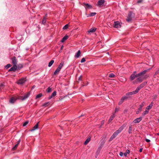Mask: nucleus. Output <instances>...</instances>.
<instances>
[{
    "label": "nucleus",
    "instance_id": "obj_38",
    "mask_svg": "<svg viewBox=\"0 0 159 159\" xmlns=\"http://www.w3.org/2000/svg\"><path fill=\"white\" fill-rule=\"evenodd\" d=\"M11 66V65L10 64H7L5 66V68L6 69H7L8 68H9Z\"/></svg>",
    "mask_w": 159,
    "mask_h": 159
},
{
    "label": "nucleus",
    "instance_id": "obj_40",
    "mask_svg": "<svg viewBox=\"0 0 159 159\" xmlns=\"http://www.w3.org/2000/svg\"><path fill=\"white\" fill-rule=\"evenodd\" d=\"M109 76L111 78H113L115 76V75L113 73H111L110 74Z\"/></svg>",
    "mask_w": 159,
    "mask_h": 159
},
{
    "label": "nucleus",
    "instance_id": "obj_30",
    "mask_svg": "<svg viewBox=\"0 0 159 159\" xmlns=\"http://www.w3.org/2000/svg\"><path fill=\"white\" fill-rule=\"evenodd\" d=\"M64 63L63 62H61V63L59 65L58 68L60 69H61L62 68V66H63Z\"/></svg>",
    "mask_w": 159,
    "mask_h": 159
},
{
    "label": "nucleus",
    "instance_id": "obj_18",
    "mask_svg": "<svg viewBox=\"0 0 159 159\" xmlns=\"http://www.w3.org/2000/svg\"><path fill=\"white\" fill-rule=\"evenodd\" d=\"M147 84V82H144L141 84L139 86V88L141 89L144 87Z\"/></svg>",
    "mask_w": 159,
    "mask_h": 159
},
{
    "label": "nucleus",
    "instance_id": "obj_31",
    "mask_svg": "<svg viewBox=\"0 0 159 159\" xmlns=\"http://www.w3.org/2000/svg\"><path fill=\"white\" fill-rule=\"evenodd\" d=\"M42 96V94L41 93H39L36 97V99L39 98Z\"/></svg>",
    "mask_w": 159,
    "mask_h": 159
},
{
    "label": "nucleus",
    "instance_id": "obj_51",
    "mask_svg": "<svg viewBox=\"0 0 159 159\" xmlns=\"http://www.w3.org/2000/svg\"><path fill=\"white\" fill-rule=\"evenodd\" d=\"M143 149L142 148H141L140 149L139 151L140 152H141L142 151Z\"/></svg>",
    "mask_w": 159,
    "mask_h": 159
},
{
    "label": "nucleus",
    "instance_id": "obj_37",
    "mask_svg": "<svg viewBox=\"0 0 159 159\" xmlns=\"http://www.w3.org/2000/svg\"><path fill=\"white\" fill-rule=\"evenodd\" d=\"M18 145L17 144H16L12 148V149L13 150H16V148H17L18 146Z\"/></svg>",
    "mask_w": 159,
    "mask_h": 159
},
{
    "label": "nucleus",
    "instance_id": "obj_6",
    "mask_svg": "<svg viewBox=\"0 0 159 159\" xmlns=\"http://www.w3.org/2000/svg\"><path fill=\"white\" fill-rule=\"evenodd\" d=\"M113 27L115 28H119L120 27L121 25L118 21H116L114 22V24L113 25Z\"/></svg>",
    "mask_w": 159,
    "mask_h": 159
},
{
    "label": "nucleus",
    "instance_id": "obj_32",
    "mask_svg": "<svg viewBox=\"0 0 159 159\" xmlns=\"http://www.w3.org/2000/svg\"><path fill=\"white\" fill-rule=\"evenodd\" d=\"M46 22V19L45 17H44L42 21V24H44Z\"/></svg>",
    "mask_w": 159,
    "mask_h": 159
},
{
    "label": "nucleus",
    "instance_id": "obj_50",
    "mask_svg": "<svg viewBox=\"0 0 159 159\" xmlns=\"http://www.w3.org/2000/svg\"><path fill=\"white\" fill-rule=\"evenodd\" d=\"M123 154L125 157H126L127 156V153L126 152H125Z\"/></svg>",
    "mask_w": 159,
    "mask_h": 159
},
{
    "label": "nucleus",
    "instance_id": "obj_11",
    "mask_svg": "<svg viewBox=\"0 0 159 159\" xmlns=\"http://www.w3.org/2000/svg\"><path fill=\"white\" fill-rule=\"evenodd\" d=\"M17 68V66L16 65H14L12 67H11L10 69H9L8 71H15V70Z\"/></svg>",
    "mask_w": 159,
    "mask_h": 159
},
{
    "label": "nucleus",
    "instance_id": "obj_13",
    "mask_svg": "<svg viewBox=\"0 0 159 159\" xmlns=\"http://www.w3.org/2000/svg\"><path fill=\"white\" fill-rule=\"evenodd\" d=\"M136 78H137V74L136 75L132 74L130 76V79L132 80H134Z\"/></svg>",
    "mask_w": 159,
    "mask_h": 159
},
{
    "label": "nucleus",
    "instance_id": "obj_17",
    "mask_svg": "<svg viewBox=\"0 0 159 159\" xmlns=\"http://www.w3.org/2000/svg\"><path fill=\"white\" fill-rule=\"evenodd\" d=\"M16 100V99L15 98L12 97L9 100V102L11 103H14Z\"/></svg>",
    "mask_w": 159,
    "mask_h": 159
},
{
    "label": "nucleus",
    "instance_id": "obj_28",
    "mask_svg": "<svg viewBox=\"0 0 159 159\" xmlns=\"http://www.w3.org/2000/svg\"><path fill=\"white\" fill-rule=\"evenodd\" d=\"M149 111L148 110H147L146 109L145 110V111L143 112V113H142V116H144L146 114H148L149 113Z\"/></svg>",
    "mask_w": 159,
    "mask_h": 159
},
{
    "label": "nucleus",
    "instance_id": "obj_3",
    "mask_svg": "<svg viewBox=\"0 0 159 159\" xmlns=\"http://www.w3.org/2000/svg\"><path fill=\"white\" fill-rule=\"evenodd\" d=\"M134 14L132 12H130L128 14L126 20L128 22H130L132 20H134Z\"/></svg>",
    "mask_w": 159,
    "mask_h": 159
},
{
    "label": "nucleus",
    "instance_id": "obj_4",
    "mask_svg": "<svg viewBox=\"0 0 159 159\" xmlns=\"http://www.w3.org/2000/svg\"><path fill=\"white\" fill-rule=\"evenodd\" d=\"M145 104L144 102H143L141 104L139 105V107L137 110V111H136V113L137 114H138L140 112V111L142 110V107L144 106V104Z\"/></svg>",
    "mask_w": 159,
    "mask_h": 159
},
{
    "label": "nucleus",
    "instance_id": "obj_27",
    "mask_svg": "<svg viewBox=\"0 0 159 159\" xmlns=\"http://www.w3.org/2000/svg\"><path fill=\"white\" fill-rule=\"evenodd\" d=\"M54 62V61L53 60H52L50 61V62L49 63L48 65V66L50 67L52 66V64Z\"/></svg>",
    "mask_w": 159,
    "mask_h": 159
},
{
    "label": "nucleus",
    "instance_id": "obj_9",
    "mask_svg": "<svg viewBox=\"0 0 159 159\" xmlns=\"http://www.w3.org/2000/svg\"><path fill=\"white\" fill-rule=\"evenodd\" d=\"M105 2L104 0H99L98 2V6L101 7L103 5Z\"/></svg>",
    "mask_w": 159,
    "mask_h": 159
},
{
    "label": "nucleus",
    "instance_id": "obj_26",
    "mask_svg": "<svg viewBox=\"0 0 159 159\" xmlns=\"http://www.w3.org/2000/svg\"><path fill=\"white\" fill-rule=\"evenodd\" d=\"M135 94L133 91L127 93H126V96H128Z\"/></svg>",
    "mask_w": 159,
    "mask_h": 159
},
{
    "label": "nucleus",
    "instance_id": "obj_12",
    "mask_svg": "<svg viewBox=\"0 0 159 159\" xmlns=\"http://www.w3.org/2000/svg\"><path fill=\"white\" fill-rule=\"evenodd\" d=\"M83 5L85 7L86 9H91L92 8V6L88 3H84Z\"/></svg>",
    "mask_w": 159,
    "mask_h": 159
},
{
    "label": "nucleus",
    "instance_id": "obj_33",
    "mask_svg": "<svg viewBox=\"0 0 159 159\" xmlns=\"http://www.w3.org/2000/svg\"><path fill=\"white\" fill-rule=\"evenodd\" d=\"M49 102L45 103L43 104V106L44 107H46L47 106H48L49 105Z\"/></svg>",
    "mask_w": 159,
    "mask_h": 159
},
{
    "label": "nucleus",
    "instance_id": "obj_21",
    "mask_svg": "<svg viewBox=\"0 0 159 159\" xmlns=\"http://www.w3.org/2000/svg\"><path fill=\"white\" fill-rule=\"evenodd\" d=\"M81 53V52L80 50H79L77 53L75 54V57H76L77 58H78L80 57V54Z\"/></svg>",
    "mask_w": 159,
    "mask_h": 159
},
{
    "label": "nucleus",
    "instance_id": "obj_34",
    "mask_svg": "<svg viewBox=\"0 0 159 159\" xmlns=\"http://www.w3.org/2000/svg\"><path fill=\"white\" fill-rule=\"evenodd\" d=\"M96 14L95 12H91L89 15L90 16H95Z\"/></svg>",
    "mask_w": 159,
    "mask_h": 159
},
{
    "label": "nucleus",
    "instance_id": "obj_61",
    "mask_svg": "<svg viewBox=\"0 0 159 159\" xmlns=\"http://www.w3.org/2000/svg\"><path fill=\"white\" fill-rule=\"evenodd\" d=\"M158 122H159V119H158Z\"/></svg>",
    "mask_w": 159,
    "mask_h": 159
},
{
    "label": "nucleus",
    "instance_id": "obj_35",
    "mask_svg": "<svg viewBox=\"0 0 159 159\" xmlns=\"http://www.w3.org/2000/svg\"><path fill=\"white\" fill-rule=\"evenodd\" d=\"M124 100L122 98L120 99L118 103V105H120L123 102Z\"/></svg>",
    "mask_w": 159,
    "mask_h": 159
},
{
    "label": "nucleus",
    "instance_id": "obj_39",
    "mask_svg": "<svg viewBox=\"0 0 159 159\" xmlns=\"http://www.w3.org/2000/svg\"><path fill=\"white\" fill-rule=\"evenodd\" d=\"M52 90V89L50 87H48L47 89V93H49L51 92Z\"/></svg>",
    "mask_w": 159,
    "mask_h": 159
},
{
    "label": "nucleus",
    "instance_id": "obj_56",
    "mask_svg": "<svg viewBox=\"0 0 159 159\" xmlns=\"http://www.w3.org/2000/svg\"><path fill=\"white\" fill-rule=\"evenodd\" d=\"M20 68H22L23 67V66L21 64L20 65Z\"/></svg>",
    "mask_w": 159,
    "mask_h": 159
},
{
    "label": "nucleus",
    "instance_id": "obj_23",
    "mask_svg": "<svg viewBox=\"0 0 159 159\" xmlns=\"http://www.w3.org/2000/svg\"><path fill=\"white\" fill-rule=\"evenodd\" d=\"M68 36L65 35L61 40V42L62 43L64 42L68 38Z\"/></svg>",
    "mask_w": 159,
    "mask_h": 159
},
{
    "label": "nucleus",
    "instance_id": "obj_1",
    "mask_svg": "<svg viewBox=\"0 0 159 159\" xmlns=\"http://www.w3.org/2000/svg\"><path fill=\"white\" fill-rule=\"evenodd\" d=\"M151 69V68L148 69L137 74V81L139 82H141L144 79H145L146 78V75H145V74Z\"/></svg>",
    "mask_w": 159,
    "mask_h": 159
},
{
    "label": "nucleus",
    "instance_id": "obj_42",
    "mask_svg": "<svg viewBox=\"0 0 159 159\" xmlns=\"http://www.w3.org/2000/svg\"><path fill=\"white\" fill-rule=\"evenodd\" d=\"M128 98V97L127 96H124L123 97H122V98H121L124 101L125 100V99H127Z\"/></svg>",
    "mask_w": 159,
    "mask_h": 159
},
{
    "label": "nucleus",
    "instance_id": "obj_43",
    "mask_svg": "<svg viewBox=\"0 0 159 159\" xmlns=\"http://www.w3.org/2000/svg\"><path fill=\"white\" fill-rule=\"evenodd\" d=\"M85 61V58L84 57L81 59L80 62L81 63H83V62H84Z\"/></svg>",
    "mask_w": 159,
    "mask_h": 159
},
{
    "label": "nucleus",
    "instance_id": "obj_41",
    "mask_svg": "<svg viewBox=\"0 0 159 159\" xmlns=\"http://www.w3.org/2000/svg\"><path fill=\"white\" fill-rule=\"evenodd\" d=\"M68 25L66 24L63 27V30H66V29L68 28Z\"/></svg>",
    "mask_w": 159,
    "mask_h": 159
},
{
    "label": "nucleus",
    "instance_id": "obj_36",
    "mask_svg": "<svg viewBox=\"0 0 159 159\" xmlns=\"http://www.w3.org/2000/svg\"><path fill=\"white\" fill-rule=\"evenodd\" d=\"M119 109L120 108L119 107H116L115 110V112L116 113L119 110Z\"/></svg>",
    "mask_w": 159,
    "mask_h": 159
},
{
    "label": "nucleus",
    "instance_id": "obj_15",
    "mask_svg": "<svg viewBox=\"0 0 159 159\" xmlns=\"http://www.w3.org/2000/svg\"><path fill=\"white\" fill-rule=\"evenodd\" d=\"M39 122H38L36 125L33 128L31 129L30 131H34L35 130L37 129L39 127Z\"/></svg>",
    "mask_w": 159,
    "mask_h": 159
},
{
    "label": "nucleus",
    "instance_id": "obj_45",
    "mask_svg": "<svg viewBox=\"0 0 159 159\" xmlns=\"http://www.w3.org/2000/svg\"><path fill=\"white\" fill-rule=\"evenodd\" d=\"M159 73V69L155 73L154 75H157Z\"/></svg>",
    "mask_w": 159,
    "mask_h": 159
},
{
    "label": "nucleus",
    "instance_id": "obj_7",
    "mask_svg": "<svg viewBox=\"0 0 159 159\" xmlns=\"http://www.w3.org/2000/svg\"><path fill=\"white\" fill-rule=\"evenodd\" d=\"M142 118L140 117L138 118L135 119L133 121V122L135 124L139 123L141 120H142Z\"/></svg>",
    "mask_w": 159,
    "mask_h": 159
},
{
    "label": "nucleus",
    "instance_id": "obj_46",
    "mask_svg": "<svg viewBox=\"0 0 159 159\" xmlns=\"http://www.w3.org/2000/svg\"><path fill=\"white\" fill-rule=\"evenodd\" d=\"M119 155L121 156L122 157L123 155V153L122 152H120L119 153Z\"/></svg>",
    "mask_w": 159,
    "mask_h": 159
},
{
    "label": "nucleus",
    "instance_id": "obj_52",
    "mask_svg": "<svg viewBox=\"0 0 159 159\" xmlns=\"http://www.w3.org/2000/svg\"><path fill=\"white\" fill-rule=\"evenodd\" d=\"M63 45H62L61 48V50H62V49H63Z\"/></svg>",
    "mask_w": 159,
    "mask_h": 159
},
{
    "label": "nucleus",
    "instance_id": "obj_10",
    "mask_svg": "<svg viewBox=\"0 0 159 159\" xmlns=\"http://www.w3.org/2000/svg\"><path fill=\"white\" fill-rule=\"evenodd\" d=\"M30 93H27L25 94L24 96H23L22 97V100H24L26 99V98H27L30 96Z\"/></svg>",
    "mask_w": 159,
    "mask_h": 159
},
{
    "label": "nucleus",
    "instance_id": "obj_44",
    "mask_svg": "<svg viewBox=\"0 0 159 159\" xmlns=\"http://www.w3.org/2000/svg\"><path fill=\"white\" fill-rule=\"evenodd\" d=\"M29 123V122L28 121H26L23 124V126H26Z\"/></svg>",
    "mask_w": 159,
    "mask_h": 159
},
{
    "label": "nucleus",
    "instance_id": "obj_2",
    "mask_svg": "<svg viewBox=\"0 0 159 159\" xmlns=\"http://www.w3.org/2000/svg\"><path fill=\"white\" fill-rule=\"evenodd\" d=\"M126 125L125 124L123 125L119 129L116 130L112 135L111 136L109 140V141L110 142L114 139L118 134L122 131L124 128L125 127Z\"/></svg>",
    "mask_w": 159,
    "mask_h": 159
},
{
    "label": "nucleus",
    "instance_id": "obj_5",
    "mask_svg": "<svg viewBox=\"0 0 159 159\" xmlns=\"http://www.w3.org/2000/svg\"><path fill=\"white\" fill-rule=\"evenodd\" d=\"M25 78H22L18 81L17 83L19 84H24L25 81Z\"/></svg>",
    "mask_w": 159,
    "mask_h": 159
},
{
    "label": "nucleus",
    "instance_id": "obj_29",
    "mask_svg": "<svg viewBox=\"0 0 159 159\" xmlns=\"http://www.w3.org/2000/svg\"><path fill=\"white\" fill-rule=\"evenodd\" d=\"M141 89L139 88V87L138 86L136 89V90L135 91H134V92L135 94H136L139 91V90Z\"/></svg>",
    "mask_w": 159,
    "mask_h": 159
},
{
    "label": "nucleus",
    "instance_id": "obj_62",
    "mask_svg": "<svg viewBox=\"0 0 159 159\" xmlns=\"http://www.w3.org/2000/svg\"><path fill=\"white\" fill-rule=\"evenodd\" d=\"M134 159H137V158H135Z\"/></svg>",
    "mask_w": 159,
    "mask_h": 159
},
{
    "label": "nucleus",
    "instance_id": "obj_20",
    "mask_svg": "<svg viewBox=\"0 0 159 159\" xmlns=\"http://www.w3.org/2000/svg\"><path fill=\"white\" fill-rule=\"evenodd\" d=\"M61 70L60 69H59L58 68H57L56 70L55 71V72L54 73V75H56L57 74H58L60 71Z\"/></svg>",
    "mask_w": 159,
    "mask_h": 159
},
{
    "label": "nucleus",
    "instance_id": "obj_22",
    "mask_svg": "<svg viewBox=\"0 0 159 159\" xmlns=\"http://www.w3.org/2000/svg\"><path fill=\"white\" fill-rule=\"evenodd\" d=\"M132 125H130L129 127V128L128 129V133L129 134H130L132 133Z\"/></svg>",
    "mask_w": 159,
    "mask_h": 159
},
{
    "label": "nucleus",
    "instance_id": "obj_48",
    "mask_svg": "<svg viewBox=\"0 0 159 159\" xmlns=\"http://www.w3.org/2000/svg\"><path fill=\"white\" fill-rule=\"evenodd\" d=\"M142 0H139L137 1V2L138 3H140L141 2H142Z\"/></svg>",
    "mask_w": 159,
    "mask_h": 159
},
{
    "label": "nucleus",
    "instance_id": "obj_57",
    "mask_svg": "<svg viewBox=\"0 0 159 159\" xmlns=\"http://www.w3.org/2000/svg\"><path fill=\"white\" fill-rule=\"evenodd\" d=\"M35 87V85H34L32 88V89H34Z\"/></svg>",
    "mask_w": 159,
    "mask_h": 159
},
{
    "label": "nucleus",
    "instance_id": "obj_24",
    "mask_svg": "<svg viewBox=\"0 0 159 159\" xmlns=\"http://www.w3.org/2000/svg\"><path fill=\"white\" fill-rule=\"evenodd\" d=\"M115 117L114 114H113L111 116L108 121V123H110L114 119Z\"/></svg>",
    "mask_w": 159,
    "mask_h": 159
},
{
    "label": "nucleus",
    "instance_id": "obj_47",
    "mask_svg": "<svg viewBox=\"0 0 159 159\" xmlns=\"http://www.w3.org/2000/svg\"><path fill=\"white\" fill-rule=\"evenodd\" d=\"M145 140L147 142H149L150 141V140L149 139H145Z\"/></svg>",
    "mask_w": 159,
    "mask_h": 159
},
{
    "label": "nucleus",
    "instance_id": "obj_55",
    "mask_svg": "<svg viewBox=\"0 0 159 159\" xmlns=\"http://www.w3.org/2000/svg\"><path fill=\"white\" fill-rule=\"evenodd\" d=\"M81 76H80L79 78V80H81Z\"/></svg>",
    "mask_w": 159,
    "mask_h": 159
},
{
    "label": "nucleus",
    "instance_id": "obj_60",
    "mask_svg": "<svg viewBox=\"0 0 159 159\" xmlns=\"http://www.w3.org/2000/svg\"><path fill=\"white\" fill-rule=\"evenodd\" d=\"M59 52H61V51H59Z\"/></svg>",
    "mask_w": 159,
    "mask_h": 159
},
{
    "label": "nucleus",
    "instance_id": "obj_53",
    "mask_svg": "<svg viewBox=\"0 0 159 159\" xmlns=\"http://www.w3.org/2000/svg\"><path fill=\"white\" fill-rule=\"evenodd\" d=\"M20 139H19V141L17 142V144L18 145V144H19V143H20Z\"/></svg>",
    "mask_w": 159,
    "mask_h": 159
},
{
    "label": "nucleus",
    "instance_id": "obj_8",
    "mask_svg": "<svg viewBox=\"0 0 159 159\" xmlns=\"http://www.w3.org/2000/svg\"><path fill=\"white\" fill-rule=\"evenodd\" d=\"M12 62V64L14 65H16L17 64V59L16 57H14L11 59Z\"/></svg>",
    "mask_w": 159,
    "mask_h": 159
},
{
    "label": "nucleus",
    "instance_id": "obj_14",
    "mask_svg": "<svg viewBox=\"0 0 159 159\" xmlns=\"http://www.w3.org/2000/svg\"><path fill=\"white\" fill-rule=\"evenodd\" d=\"M153 102H151V103L150 104V105L146 107V109L147 110H148L149 111V110L152 108L153 105Z\"/></svg>",
    "mask_w": 159,
    "mask_h": 159
},
{
    "label": "nucleus",
    "instance_id": "obj_19",
    "mask_svg": "<svg viewBox=\"0 0 159 159\" xmlns=\"http://www.w3.org/2000/svg\"><path fill=\"white\" fill-rule=\"evenodd\" d=\"M96 30V28L95 27L92 28L88 31V32L89 33L90 32H94Z\"/></svg>",
    "mask_w": 159,
    "mask_h": 159
},
{
    "label": "nucleus",
    "instance_id": "obj_59",
    "mask_svg": "<svg viewBox=\"0 0 159 159\" xmlns=\"http://www.w3.org/2000/svg\"><path fill=\"white\" fill-rule=\"evenodd\" d=\"M104 120H102V123L103 124V123H104Z\"/></svg>",
    "mask_w": 159,
    "mask_h": 159
},
{
    "label": "nucleus",
    "instance_id": "obj_58",
    "mask_svg": "<svg viewBox=\"0 0 159 159\" xmlns=\"http://www.w3.org/2000/svg\"><path fill=\"white\" fill-rule=\"evenodd\" d=\"M3 86V84H1L0 85V87H2Z\"/></svg>",
    "mask_w": 159,
    "mask_h": 159
},
{
    "label": "nucleus",
    "instance_id": "obj_49",
    "mask_svg": "<svg viewBox=\"0 0 159 159\" xmlns=\"http://www.w3.org/2000/svg\"><path fill=\"white\" fill-rule=\"evenodd\" d=\"M126 153H128V154H129V150H126Z\"/></svg>",
    "mask_w": 159,
    "mask_h": 159
},
{
    "label": "nucleus",
    "instance_id": "obj_54",
    "mask_svg": "<svg viewBox=\"0 0 159 159\" xmlns=\"http://www.w3.org/2000/svg\"><path fill=\"white\" fill-rule=\"evenodd\" d=\"M136 71H134L133 73L132 74H134V75H136Z\"/></svg>",
    "mask_w": 159,
    "mask_h": 159
},
{
    "label": "nucleus",
    "instance_id": "obj_25",
    "mask_svg": "<svg viewBox=\"0 0 159 159\" xmlns=\"http://www.w3.org/2000/svg\"><path fill=\"white\" fill-rule=\"evenodd\" d=\"M91 139V138H88L87 139L86 141H85L84 143V144L85 145H86L87 144V143L90 141Z\"/></svg>",
    "mask_w": 159,
    "mask_h": 159
},
{
    "label": "nucleus",
    "instance_id": "obj_16",
    "mask_svg": "<svg viewBox=\"0 0 159 159\" xmlns=\"http://www.w3.org/2000/svg\"><path fill=\"white\" fill-rule=\"evenodd\" d=\"M57 94V92L56 91H54L53 92V93H52L51 95L49 97L48 99L49 100L52 98L53 97H55Z\"/></svg>",
    "mask_w": 159,
    "mask_h": 159
}]
</instances>
